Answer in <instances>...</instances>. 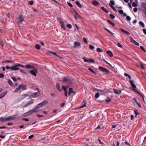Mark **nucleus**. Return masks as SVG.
I'll return each mask as SVG.
<instances>
[{"label": "nucleus", "instance_id": "1", "mask_svg": "<svg viewBox=\"0 0 146 146\" xmlns=\"http://www.w3.org/2000/svg\"><path fill=\"white\" fill-rule=\"evenodd\" d=\"M17 116V115H13L8 117H1V119L2 123L6 121H9L11 120H14L15 119V117Z\"/></svg>", "mask_w": 146, "mask_h": 146}, {"label": "nucleus", "instance_id": "2", "mask_svg": "<svg viewBox=\"0 0 146 146\" xmlns=\"http://www.w3.org/2000/svg\"><path fill=\"white\" fill-rule=\"evenodd\" d=\"M24 19V18L21 15H19L16 20V22L18 23H21L23 22Z\"/></svg>", "mask_w": 146, "mask_h": 146}, {"label": "nucleus", "instance_id": "3", "mask_svg": "<svg viewBox=\"0 0 146 146\" xmlns=\"http://www.w3.org/2000/svg\"><path fill=\"white\" fill-rule=\"evenodd\" d=\"M98 69L100 70L103 72H105L107 74H108L110 72V71L108 69L103 67L100 66L99 67Z\"/></svg>", "mask_w": 146, "mask_h": 146}, {"label": "nucleus", "instance_id": "4", "mask_svg": "<svg viewBox=\"0 0 146 146\" xmlns=\"http://www.w3.org/2000/svg\"><path fill=\"white\" fill-rule=\"evenodd\" d=\"M36 112L35 111V110L33 108L31 109V110H30V111L27 112H26L25 114V116H27L28 115H30L32 113H35Z\"/></svg>", "mask_w": 146, "mask_h": 146}, {"label": "nucleus", "instance_id": "5", "mask_svg": "<svg viewBox=\"0 0 146 146\" xmlns=\"http://www.w3.org/2000/svg\"><path fill=\"white\" fill-rule=\"evenodd\" d=\"M34 103V100L33 99L31 100L30 101L28 102L27 104H25L24 105L23 107V108H25L27 107L32 104H33Z\"/></svg>", "mask_w": 146, "mask_h": 146}, {"label": "nucleus", "instance_id": "6", "mask_svg": "<svg viewBox=\"0 0 146 146\" xmlns=\"http://www.w3.org/2000/svg\"><path fill=\"white\" fill-rule=\"evenodd\" d=\"M18 66H18V63H17L14 65L13 66L11 67V70H19L20 68L18 67Z\"/></svg>", "mask_w": 146, "mask_h": 146}, {"label": "nucleus", "instance_id": "7", "mask_svg": "<svg viewBox=\"0 0 146 146\" xmlns=\"http://www.w3.org/2000/svg\"><path fill=\"white\" fill-rule=\"evenodd\" d=\"M29 72L32 75L36 76V73L37 72V70L35 68L33 70H30Z\"/></svg>", "mask_w": 146, "mask_h": 146}, {"label": "nucleus", "instance_id": "8", "mask_svg": "<svg viewBox=\"0 0 146 146\" xmlns=\"http://www.w3.org/2000/svg\"><path fill=\"white\" fill-rule=\"evenodd\" d=\"M81 45L80 43L76 41L74 43V47L77 48H78Z\"/></svg>", "mask_w": 146, "mask_h": 146}, {"label": "nucleus", "instance_id": "9", "mask_svg": "<svg viewBox=\"0 0 146 146\" xmlns=\"http://www.w3.org/2000/svg\"><path fill=\"white\" fill-rule=\"evenodd\" d=\"M48 101H44L41 103L38 104L39 106L40 107H42L43 106H44L48 104Z\"/></svg>", "mask_w": 146, "mask_h": 146}, {"label": "nucleus", "instance_id": "10", "mask_svg": "<svg viewBox=\"0 0 146 146\" xmlns=\"http://www.w3.org/2000/svg\"><path fill=\"white\" fill-rule=\"evenodd\" d=\"M130 41L131 42L136 45L139 46V44L134 40L131 37H130Z\"/></svg>", "mask_w": 146, "mask_h": 146}, {"label": "nucleus", "instance_id": "11", "mask_svg": "<svg viewBox=\"0 0 146 146\" xmlns=\"http://www.w3.org/2000/svg\"><path fill=\"white\" fill-rule=\"evenodd\" d=\"M63 82H68L70 84L72 83V82L70 80V79L66 77H65L63 78Z\"/></svg>", "mask_w": 146, "mask_h": 146}, {"label": "nucleus", "instance_id": "12", "mask_svg": "<svg viewBox=\"0 0 146 146\" xmlns=\"http://www.w3.org/2000/svg\"><path fill=\"white\" fill-rule=\"evenodd\" d=\"M7 93V91L5 92H3L0 94V99L3 98L5 96Z\"/></svg>", "mask_w": 146, "mask_h": 146}, {"label": "nucleus", "instance_id": "13", "mask_svg": "<svg viewBox=\"0 0 146 146\" xmlns=\"http://www.w3.org/2000/svg\"><path fill=\"white\" fill-rule=\"evenodd\" d=\"M86 100H84V101L82 102V105L80 107L79 109L83 108L86 106Z\"/></svg>", "mask_w": 146, "mask_h": 146}, {"label": "nucleus", "instance_id": "14", "mask_svg": "<svg viewBox=\"0 0 146 146\" xmlns=\"http://www.w3.org/2000/svg\"><path fill=\"white\" fill-rule=\"evenodd\" d=\"M60 23L61 24V27L63 29L65 30L66 29V27L64 24V21H60Z\"/></svg>", "mask_w": 146, "mask_h": 146}, {"label": "nucleus", "instance_id": "15", "mask_svg": "<svg viewBox=\"0 0 146 146\" xmlns=\"http://www.w3.org/2000/svg\"><path fill=\"white\" fill-rule=\"evenodd\" d=\"M113 91H114L115 93L117 94H119L121 92V90H118L115 89H113Z\"/></svg>", "mask_w": 146, "mask_h": 146}, {"label": "nucleus", "instance_id": "16", "mask_svg": "<svg viewBox=\"0 0 146 146\" xmlns=\"http://www.w3.org/2000/svg\"><path fill=\"white\" fill-rule=\"evenodd\" d=\"M74 13H75L76 14L74 16V18L76 19H77V18H80V15L76 13V11L75 10H74Z\"/></svg>", "mask_w": 146, "mask_h": 146}, {"label": "nucleus", "instance_id": "17", "mask_svg": "<svg viewBox=\"0 0 146 146\" xmlns=\"http://www.w3.org/2000/svg\"><path fill=\"white\" fill-rule=\"evenodd\" d=\"M40 108V106H38V105H37L36 106H35L34 108V109L35 110V111L36 112H38V110Z\"/></svg>", "mask_w": 146, "mask_h": 146}, {"label": "nucleus", "instance_id": "18", "mask_svg": "<svg viewBox=\"0 0 146 146\" xmlns=\"http://www.w3.org/2000/svg\"><path fill=\"white\" fill-rule=\"evenodd\" d=\"M38 92H36L31 95L30 96L32 98H36L38 96Z\"/></svg>", "mask_w": 146, "mask_h": 146}, {"label": "nucleus", "instance_id": "19", "mask_svg": "<svg viewBox=\"0 0 146 146\" xmlns=\"http://www.w3.org/2000/svg\"><path fill=\"white\" fill-rule=\"evenodd\" d=\"M22 84H20L19 85V87L16 89L14 91V92H17L20 89V88L22 87Z\"/></svg>", "mask_w": 146, "mask_h": 146}, {"label": "nucleus", "instance_id": "20", "mask_svg": "<svg viewBox=\"0 0 146 146\" xmlns=\"http://www.w3.org/2000/svg\"><path fill=\"white\" fill-rule=\"evenodd\" d=\"M106 53L108 54L109 56L110 57H112L113 56V54L112 52L110 50H108L106 51Z\"/></svg>", "mask_w": 146, "mask_h": 146}, {"label": "nucleus", "instance_id": "21", "mask_svg": "<svg viewBox=\"0 0 146 146\" xmlns=\"http://www.w3.org/2000/svg\"><path fill=\"white\" fill-rule=\"evenodd\" d=\"M92 4L94 6H97L99 4V3L96 0L94 1H93Z\"/></svg>", "mask_w": 146, "mask_h": 146}, {"label": "nucleus", "instance_id": "22", "mask_svg": "<svg viewBox=\"0 0 146 146\" xmlns=\"http://www.w3.org/2000/svg\"><path fill=\"white\" fill-rule=\"evenodd\" d=\"M76 3L77 5L80 8H81L82 7V5L80 3L79 1H76Z\"/></svg>", "mask_w": 146, "mask_h": 146}, {"label": "nucleus", "instance_id": "23", "mask_svg": "<svg viewBox=\"0 0 146 146\" xmlns=\"http://www.w3.org/2000/svg\"><path fill=\"white\" fill-rule=\"evenodd\" d=\"M62 88L65 91V95L66 96H67V91L66 89V87L64 86H62Z\"/></svg>", "mask_w": 146, "mask_h": 146}, {"label": "nucleus", "instance_id": "24", "mask_svg": "<svg viewBox=\"0 0 146 146\" xmlns=\"http://www.w3.org/2000/svg\"><path fill=\"white\" fill-rule=\"evenodd\" d=\"M141 6L142 8L145 9L146 11V3H143Z\"/></svg>", "mask_w": 146, "mask_h": 146}, {"label": "nucleus", "instance_id": "25", "mask_svg": "<svg viewBox=\"0 0 146 146\" xmlns=\"http://www.w3.org/2000/svg\"><path fill=\"white\" fill-rule=\"evenodd\" d=\"M133 90L135 92H136L141 97H143V95L139 92L137 91L136 89H133Z\"/></svg>", "mask_w": 146, "mask_h": 146}, {"label": "nucleus", "instance_id": "26", "mask_svg": "<svg viewBox=\"0 0 146 146\" xmlns=\"http://www.w3.org/2000/svg\"><path fill=\"white\" fill-rule=\"evenodd\" d=\"M25 67H26L27 68L31 69L32 68H33V67L32 66H31L30 65H27L25 66Z\"/></svg>", "mask_w": 146, "mask_h": 146}, {"label": "nucleus", "instance_id": "27", "mask_svg": "<svg viewBox=\"0 0 146 146\" xmlns=\"http://www.w3.org/2000/svg\"><path fill=\"white\" fill-rule=\"evenodd\" d=\"M109 5L110 7L115 11L117 12V11L115 8L113 6H112L110 3L109 4Z\"/></svg>", "mask_w": 146, "mask_h": 146}, {"label": "nucleus", "instance_id": "28", "mask_svg": "<svg viewBox=\"0 0 146 146\" xmlns=\"http://www.w3.org/2000/svg\"><path fill=\"white\" fill-rule=\"evenodd\" d=\"M101 9L104 12L106 13H108V11L104 7H101Z\"/></svg>", "mask_w": 146, "mask_h": 146}, {"label": "nucleus", "instance_id": "29", "mask_svg": "<svg viewBox=\"0 0 146 146\" xmlns=\"http://www.w3.org/2000/svg\"><path fill=\"white\" fill-rule=\"evenodd\" d=\"M73 92V89L72 88H70L69 89V91L68 92V95L70 96L71 94Z\"/></svg>", "mask_w": 146, "mask_h": 146}, {"label": "nucleus", "instance_id": "30", "mask_svg": "<svg viewBox=\"0 0 146 146\" xmlns=\"http://www.w3.org/2000/svg\"><path fill=\"white\" fill-rule=\"evenodd\" d=\"M121 31L123 32L124 33H125V34H127L128 35H129L130 34L129 33V32H128V31H127L125 30H124L122 29H121Z\"/></svg>", "mask_w": 146, "mask_h": 146}, {"label": "nucleus", "instance_id": "31", "mask_svg": "<svg viewBox=\"0 0 146 146\" xmlns=\"http://www.w3.org/2000/svg\"><path fill=\"white\" fill-rule=\"evenodd\" d=\"M104 29H105L106 31H107L108 32H109L111 35H113V33H112L111 31H110L108 29L106 28V27H104Z\"/></svg>", "mask_w": 146, "mask_h": 146}, {"label": "nucleus", "instance_id": "32", "mask_svg": "<svg viewBox=\"0 0 146 146\" xmlns=\"http://www.w3.org/2000/svg\"><path fill=\"white\" fill-rule=\"evenodd\" d=\"M107 21L110 24V25H111L113 26H114L115 25V24L112 23V22H111L110 20H108Z\"/></svg>", "mask_w": 146, "mask_h": 146}, {"label": "nucleus", "instance_id": "33", "mask_svg": "<svg viewBox=\"0 0 146 146\" xmlns=\"http://www.w3.org/2000/svg\"><path fill=\"white\" fill-rule=\"evenodd\" d=\"M97 51L98 52H103V50L101 48H97Z\"/></svg>", "mask_w": 146, "mask_h": 146}, {"label": "nucleus", "instance_id": "34", "mask_svg": "<svg viewBox=\"0 0 146 146\" xmlns=\"http://www.w3.org/2000/svg\"><path fill=\"white\" fill-rule=\"evenodd\" d=\"M139 24L142 26V27L144 28L145 27V25L144 23L142 21H140L139 22Z\"/></svg>", "mask_w": 146, "mask_h": 146}, {"label": "nucleus", "instance_id": "35", "mask_svg": "<svg viewBox=\"0 0 146 146\" xmlns=\"http://www.w3.org/2000/svg\"><path fill=\"white\" fill-rule=\"evenodd\" d=\"M35 47L37 49H40V46L38 44H36L35 45Z\"/></svg>", "mask_w": 146, "mask_h": 146}, {"label": "nucleus", "instance_id": "36", "mask_svg": "<svg viewBox=\"0 0 146 146\" xmlns=\"http://www.w3.org/2000/svg\"><path fill=\"white\" fill-rule=\"evenodd\" d=\"M88 70L90 71L91 72H92L93 73H94V74H96V72H95V71H94L93 69H92V68H88Z\"/></svg>", "mask_w": 146, "mask_h": 146}, {"label": "nucleus", "instance_id": "37", "mask_svg": "<svg viewBox=\"0 0 146 146\" xmlns=\"http://www.w3.org/2000/svg\"><path fill=\"white\" fill-rule=\"evenodd\" d=\"M8 83L11 86H13V84L11 80H8Z\"/></svg>", "mask_w": 146, "mask_h": 146}, {"label": "nucleus", "instance_id": "38", "mask_svg": "<svg viewBox=\"0 0 146 146\" xmlns=\"http://www.w3.org/2000/svg\"><path fill=\"white\" fill-rule=\"evenodd\" d=\"M83 59L85 62H88L89 60L87 59L86 57H84L83 58Z\"/></svg>", "mask_w": 146, "mask_h": 146}, {"label": "nucleus", "instance_id": "39", "mask_svg": "<svg viewBox=\"0 0 146 146\" xmlns=\"http://www.w3.org/2000/svg\"><path fill=\"white\" fill-rule=\"evenodd\" d=\"M56 87L57 88V89L58 90L60 91H61V90L60 89V86L58 84V83H57L56 84Z\"/></svg>", "mask_w": 146, "mask_h": 146}, {"label": "nucleus", "instance_id": "40", "mask_svg": "<svg viewBox=\"0 0 146 146\" xmlns=\"http://www.w3.org/2000/svg\"><path fill=\"white\" fill-rule=\"evenodd\" d=\"M106 101L107 102H111V100L110 98L107 97V98L106 100Z\"/></svg>", "mask_w": 146, "mask_h": 146}, {"label": "nucleus", "instance_id": "41", "mask_svg": "<svg viewBox=\"0 0 146 146\" xmlns=\"http://www.w3.org/2000/svg\"><path fill=\"white\" fill-rule=\"evenodd\" d=\"M110 3L111 4V5H112V6L114 5L115 3V2L113 0H110Z\"/></svg>", "mask_w": 146, "mask_h": 146}, {"label": "nucleus", "instance_id": "42", "mask_svg": "<svg viewBox=\"0 0 146 146\" xmlns=\"http://www.w3.org/2000/svg\"><path fill=\"white\" fill-rule=\"evenodd\" d=\"M28 96V94H23L21 96V98L23 99L24 98Z\"/></svg>", "mask_w": 146, "mask_h": 146}, {"label": "nucleus", "instance_id": "43", "mask_svg": "<svg viewBox=\"0 0 146 146\" xmlns=\"http://www.w3.org/2000/svg\"><path fill=\"white\" fill-rule=\"evenodd\" d=\"M100 95V94L99 92H97L96 93L95 95V97L96 98H98Z\"/></svg>", "mask_w": 146, "mask_h": 146}, {"label": "nucleus", "instance_id": "44", "mask_svg": "<svg viewBox=\"0 0 146 146\" xmlns=\"http://www.w3.org/2000/svg\"><path fill=\"white\" fill-rule=\"evenodd\" d=\"M94 60L91 59H89L88 60V62L90 63H94Z\"/></svg>", "mask_w": 146, "mask_h": 146}, {"label": "nucleus", "instance_id": "45", "mask_svg": "<svg viewBox=\"0 0 146 146\" xmlns=\"http://www.w3.org/2000/svg\"><path fill=\"white\" fill-rule=\"evenodd\" d=\"M140 48L143 51L146 52V51L143 46H140Z\"/></svg>", "mask_w": 146, "mask_h": 146}, {"label": "nucleus", "instance_id": "46", "mask_svg": "<svg viewBox=\"0 0 146 146\" xmlns=\"http://www.w3.org/2000/svg\"><path fill=\"white\" fill-rule=\"evenodd\" d=\"M110 17L112 19H114L115 18V16L112 14H110Z\"/></svg>", "mask_w": 146, "mask_h": 146}, {"label": "nucleus", "instance_id": "47", "mask_svg": "<svg viewBox=\"0 0 146 146\" xmlns=\"http://www.w3.org/2000/svg\"><path fill=\"white\" fill-rule=\"evenodd\" d=\"M132 6L134 7H137V5L136 3L133 2L132 3Z\"/></svg>", "mask_w": 146, "mask_h": 146}, {"label": "nucleus", "instance_id": "48", "mask_svg": "<svg viewBox=\"0 0 146 146\" xmlns=\"http://www.w3.org/2000/svg\"><path fill=\"white\" fill-rule=\"evenodd\" d=\"M89 47L90 49H94L95 48L93 46L91 45H90L89 46Z\"/></svg>", "mask_w": 146, "mask_h": 146}, {"label": "nucleus", "instance_id": "49", "mask_svg": "<svg viewBox=\"0 0 146 146\" xmlns=\"http://www.w3.org/2000/svg\"><path fill=\"white\" fill-rule=\"evenodd\" d=\"M67 27L68 28H69V29H71V28H72V25H71V24H68L67 25Z\"/></svg>", "mask_w": 146, "mask_h": 146}, {"label": "nucleus", "instance_id": "50", "mask_svg": "<svg viewBox=\"0 0 146 146\" xmlns=\"http://www.w3.org/2000/svg\"><path fill=\"white\" fill-rule=\"evenodd\" d=\"M126 19L127 20L129 21L130 20L131 18L129 16H127L126 17Z\"/></svg>", "mask_w": 146, "mask_h": 146}, {"label": "nucleus", "instance_id": "51", "mask_svg": "<svg viewBox=\"0 0 146 146\" xmlns=\"http://www.w3.org/2000/svg\"><path fill=\"white\" fill-rule=\"evenodd\" d=\"M22 120L25 121H29V119L27 118H23L22 119Z\"/></svg>", "mask_w": 146, "mask_h": 146}, {"label": "nucleus", "instance_id": "52", "mask_svg": "<svg viewBox=\"0 0 146 146\" xmlns=\"http://www.w3.org/2000/svg\"><path fill=\"white\" fill-rule=\"evenodd\" d=\"M117 46L118 47L120 48L122 47V45L119 42H118L117 43Z\"/></svg>", "mask_w": 146, "mask_h": 146}, {"label": "nucleus", "instance_id": "53", "mask_svg": "<svg viewBox=\"0 0 146 146\" xmlns=\"http://www.w3.org/2000/svg\"><path fill=\"white\" fill-rule=\"evenodd\" d=\"M129 83H130V84L132 86L134 84V82H133V80H130L129 81Z\"/></svg>", "mask_w": 146, "mask_h": 146}, {"label": "nucleus", "instance_id": "54", "mask_svg": "<svg viewBox=\"0 0 146 146\" xmlns=\"http://www.w3.org/2000/svg\"><path fill=\"white\" fill-rule=\"evenodd\" d=\"M98 140L99 141L100 143L101 144L104 145V143L101 141L99 139H98Z\"/></svg>", "mask_w": 146, "mask_h": 146}, {"label": "nucleus", "instance_id": "55", "mask_svg": "<svg viewBox=\"0 0 146 146\" xmlns=\"http://www.w3.org/2000/svg\"><path fill=\"white\" fill-rule=\"evenodd\" d=\"M83 40L86 43H88V41L87 39L85 38H84Z\"/></svg>", "mask_w": 146, "mask_h": 146}, {"label": "nucleus", "instance_id": "56", "mask_svg": "<svg viewBox=\"0 0 146 146\" xmlns=\"http://www.w3.org/2000/svg\"><path fill=\"white\" fill-rule=\"evenodd\" d=\"M134 112L135 113V114L137 115H139V112H138V111L136 110H135L134 111Z\"/></svg>", "mask_w": 146, "mask_h": 146}, {"label": "nucleus", "instance_id": "57", "mask_svg": "<svg viewBox=\"0 0 146 146\" xmlns=\"http://www.w3.org/2000/svg\"><path fill=\"white\" fill-rule=\"evenodd\" d=\"M11 78L12 79V80L14 81L15 82H16L17 81V79L15 78L14 77H11Z\"/></svg>", "mask_w": 146, "mask_h": 146}, {"label": "nucleus", "instance_id": "58", "mask_svg": "<svg viewBox=\"0 0 146 146\" xmlns=\"http://www.w3.org/2000/svg\"><path fill=\"white\" fill-rule=\"evenodd\" d=\"M4 75L1 73H0V78H2L4 77Z\"/></svg>", "mask_w": 146, "mask_h": 146}, {"label": "nucleus", "instance_id": "59", "mask_svg": "<svg viewBox=\"0 0 146 146\" xmlns=\"http://www.w3.org/2000/svg\"><path fill=\"white\" fill-rule=\"evenodd\" d=\"M100 92H102L101 94L103 95L105 93V92L104 90H100Z\"/></svg>", "mask_w": 146, "mask_h": 146}, {"label": "nucleus", "instance_id": "60", "mask_svg": "<svg viewBox=\"0 0 146 146\" xmlns=\"http://www.w3.org/2000/svg\"><path fill=\"white\" fill-rule=\"evenodd\" d=\"M119 12L121 14H123V11L122 10H120L119 11Z\"/></svg>", "mask_w": 146, "mask_h": 146}, {"label": "nucleus", "instance_id": "61", "mask_svg": "<svg viewBox=\"0 0 146 146\" xmlns=\"http://www.w3.org/2000/svg\"><path fill=\"white\" fill-rule=\"evenodd\" d=\"M137 10H138V9H137V7H135L133 9V11L134 12H137Z\"/></svg>", "mask_w": 146, "mask_h": 146}, {"label": "nucleus", "instance_id": "62", "mask_svg": "<svg viewBox=\"0 0 146 146\" xmlns=\"http://www.w3.org/2000/svg\"><path fill=\"white\" fill-rule=\"evenodd\" d=\"M33 1H30L29 2V4L31 5H32L33 4Z\"/></svg>", "mask_w": 146, "mask_h": 146}, {"label": "nucleus", "instance_id": "63", "mask_svg": "<svg viewBox=\"0 0 146 146\" xmlns=\"http://www.w3.org/2000/svg\"><path fill=\"white\" fill-rule=\"evenodd\" d=\"M33 136H34L33 135H31L29 136V137L28 138L29 139H32V138L33 137Z\"/></svg>", "mask_w": 146, "mask_h": 146}, {"label": "nucleus", "instance_id": "64", "mask_svg": "<svg viewBox=\"0 0 146 146\" xmlns=\"http://www.w3.org/2000/svg\"><path fill=\"white\" fill-rule=\"evenodd\" d=\"M143 31L144 34L146 35V29H143Z\"/></svg>", "mask_w": 146, "mask_h": 146}]
</instances>
